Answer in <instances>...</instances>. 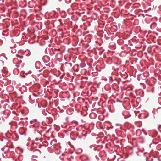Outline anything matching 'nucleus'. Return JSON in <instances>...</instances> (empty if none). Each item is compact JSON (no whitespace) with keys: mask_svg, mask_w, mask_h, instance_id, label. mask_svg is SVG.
<instances>
[{"mask_svg":"<svg viewBox=\"0 0 161 161\" xmlns=\"http://www.w3.org/2000/svg\"><path fill=\"white\" fill-rule=\"evenodd\" d=\"M32 157L33 158H37V156H35V155H33L32 156Z\"/></svg>","mask_w":161,"mask_h":161,"instance_id":"1","label":"nucleus"},{"mask_svg":"<svg viewBox=\"0 0 161 161\" xmlns=\"http://www.w3.org/2000/svg\"><path fill=\"white\" fill-rule=\"evenodd\" d=\"M10 47H14V46H10Z\"/></svg>","mask_w":161,"mask_h":161,"instance_id":"2","label":"nucleus"},{"mask_svg":"<svg viewBox=\"0 0 161 161\" xmlns=\"http://www.w3.org/2000/svg\"><path fill=\"white\" fill-rule=\"evenodd\" d=\"M21 62H22V61H21V60H20V63Z\"/></svg>","mask_w":161,"mask_h":161,"instance_id":"3","label":"nucleus"},{"mask_svg":"<svg viewBox=\"0 0 161 161\" xmlns=\"http://www.w3.org/2000/svg\"><path fill=\"white\" fill-rule=\"evenodd\" d=\"M21 58H22V56H21Z\"/></svg>","mask_w":161,"mask_h":161,"instance_id":"4","label":"nucleus"},{"mask_svg":"<svg viewBox=\"0 0 161 161\" xmlns=\"http://www.w3.org/2000/svg\"><path fill=\"white\" fill-rule=\"evenodd\" d=\"M21 58H22V56H21Z\"/></svg>","mask_w":161,"mask_h":161,"instance_id":"5","label":"nucleus"}]
</instances>
